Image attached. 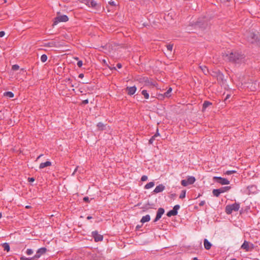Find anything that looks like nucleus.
<instances>
[{"mask_svg": "<svg viewBox=\"0 0 260 260\" xmlns=\"http://www.w3.org/2000/svg\"><path fill=\"white\" fill-rule=\"evenodd\" d=\"M225 57L229 61L238 63L243 61L244 58L243 54L236 51H232L230 53H226Z\"/></svg>", "mask_w": 260, "mask_h": 260, "instance_id": "1", "label": "nucleus"}, {"mask_svg": "<svg viewBox=\"0 0 260 260\" xmlns=\"http://www.w3.org/2000/svg\"><path fill=\"white\" fill-rule=\"evenodd\" d=\"M240 208V205L238 203H234L232 205H227L225 207V212L228 214H230L233 211H237Z\"/></svg>", "mask_w": 260, "mask_h": 260, "instance_id": "2", "label": "nucleus"}, {"mask_svg": "<svg viewBox=\"0 0 260 260\" xmlns=\"http://www.w3.org/2000/svg\"><path fill=\"white\" fill-rule=\"evenodd\" d=\"M68 20H69V18L67 15H63L58 16L54 18V20L53 22V25H56L59 22H67L68 21Z\"/></svg>", "mask_w": 260, "mask_h": 260, "instance_id": "3", "label": "nucleus"}, {"mask_svg": "<svg viewBox=\"0 0 260 260\" xmlns=\"http://www.w3.org/2000/svg\"><path fill=\"white\" fill-rule=\"evenodd\" d=\"M213 180L221 185H228L230 184V181L228 179L220 177L215 176L213 178Z\"/></svg>", "mask_w": 260, "mask_h": 260, "instance_id": "4", "label": "nucleus"}, {"mask_svg": "<svg viewBox=\"0 0 260 260\" xmlns=\"http://www.w3.org/2000/svg\"><path fill=\"white\" fill-rule=\"evenodd\" d=\"M196 181L195 178L192 176L188 177L187 180H182L181 182V185L186 186L189 184H193Z\"/></svg>", "mask_w": 260, "mask_h": 260, "instance_id": "5", "label": "nucleus"}, {"mask_svg": "<svg viewBox=\"0 0 260 260\" xmlns=\"http://www.w3.org/2000/svg\"><path fill=\"white\" fill-rule=\"evenodd\" d=\"M85 4L88 7H91L96 9L100 7L98 4L93 0H85Z\"/></svg>", "mask_w": 260, "mask_h": 260, "instance_id": "6", "label": "nucleus"}, {"mask_svg": "<svg viewBox=\"0 0 260 260\" xmlns=\"http://www.w3.org/2000/svg\"><path fill=\"white\" fill-rule=\"evenodd\" d=\"M258 37L257 35L254 34L253 32H249L248 36V41H250L251 43H254L256 42L257 40Z\"/></svg>", "mask_w": 260, "mask_h": 260, "instance_id": "7", "label": "nucleus"}, {"mask_svg": "<svg viewBox=\"0 0 260 260\" xmlns=\"http://www.w3.org/2000/svg\"><path fill=\"white\" fill-rule=\"evenodd\" d=\"M92 236L95 242L102 241L103 239V236L98 234V232L93 231L92 232Z\"/></svg>", "mask_w": 260, "mask_h": 260, "instance_id": "8", "label": "nucleus"}, {"mask_svg": "<svg viewBox=\"0 0 260 260\" xmlns=\"http://www.w3.org/2000/svg\"><path fill=\"white\" fill-rule=\"evenodd\" d=\"M164 212H165V210L163 208H158L157 212L156 217L154 219L153 222H156L157 221H158L161 217V216L164 213Z\"/></svg>", "mask_w": 260, "mask_h": 260, "instance_id": "9", "label": "nucleus"}, {"mask_svg": "<svg viewBox=\"0 0 260 260\" xmlns=\"http://www.w3.org/2000/svg\"><path fill=\"white\" fill-rule=\"evenodd\" d=\"M46 248L45 247H42L38 250L36 254L34 255V257L36 258H39L42 255L44 254L46 252Z\"/></svg>", "mask_w": 260, "mask_h": 260, "instance_id": "10", "label": "nucleus"}, {"mask_svg": "<svg viewBox=\"0 0 260 260\" xmlns=\"http://www.w3.org/2000/svg\"><path fill=\"white\" fill-rule=\"evenodd\" d=\"M248 193V194H254L256 193L257 192V187L255 185H252L250 186H249L247 188Z\"/></svg>", "mask_w": 260, "mask_h": 260, "instance_id": "11", "label": "nucleus"}, {"mask_svg": "<svg viewBox=\"0 0 260 260\" xmlns=\"http://www.w3.org/2000/svg\"><path fill=\"white\" fill-rule=\"evenodd\" d=\"M137 90V88L136 86L132 87H127L126 88V91H127V94L128 95H133Z\"/></svg>", "mask_w": 260, "mask_h": 260, "instance_id": "12", "label": "nucleus"}, {"mask_svg": "<svg viewBox=\"0 0 260 260\" xmlns=\"http://www.w3.org/2000/svg\"><path fill=\"white\" fill-rule=\"evenodd\" d=\"M165 188V186L163 184H159L155 187L153 192L155 193H159L162 191Z\"/></svg>", "mask_w": 260, "mask_h": 260, "instance_id": "13", "label": "nucleus"}, {"mask_svg": "<svg viewBox=\"0 0 260 260\" xmlns=\"http://www.w3.org/2000/svg\"><path fill=\"white\" fill-rule=\"evenodd\" d=\"M44 46L45 47H58V43H57L55 41H51V42L45 43Z\"/></svg>", "mask_w": 260, "mask_h": 260, "instance_id": "14", "label": "nucleus"}, {"mask_svg": "<svg viewBox=\"0 0 260 260\" xmlns=\"http://www.w3.org/2000/svg\"><path fill=\"white\" fill-rule=\"evenodd\" d=\"M241 248L245 250L246 251H248L249 250V243L246 241H244L241 246Z\"/></svg>", "mask_w": 260, "mask_h": 260, "instance_id": "15", "label": "nucleus"}, {"mask_svg": "<svg viewBox=\"0 0 260 260\" xmlns=\"http://www.w3.org/2000/svg\"><path fill=\"white\" fill-rule=\"evenodd\" d=\"M204 245L205 249L207 250H209L211 248L212 244L208 240L206 239H205L204 240Z\"/></svg>", "mask_w": 260, "mask_h": 260, "instance_id": "16", "label": "nucleus"}, {"mask_svg": "<svg viewBox=\"0 0 260 260\" xmlns=\"http://www.w3.org/2000/svg\"><path fill=\"white\" fill-rule=\"evenodd\" d=\"M51 165V162L49 161H47L45 162H42L40 164L39 168L40 169H43L45 167L50 166Z\"/></svg>", "mask_w": 260, "mask_h": 260, "instance_id": "17", "label": "nucleus"}, {"mask_svg": "<svg viewBox=\"0 0 260 260\" xmlns=\"http://www.w3.org/2000/svg\"><path fill=\"white\" fill-rule=\"evenodd\" d=\"M212 103L209 102V101H205L203 104V109L202 111H204L205 110V109L209 107L210 106L212 105Z\"/></svg>", "mask_w": 260, "mask_h": 260, "instance_id": "18", "label": "nucleus"}, {"mask_svg": "<svg viewBox=\"0 0 260 260\" xmlns=\"http://www.w3.org/2000/svg\"><path fill=\"white\" fill-rule=\"evenodd\" d=\"M150 220V216L149 215H146L143 217H142L141 222L142 223H145L146 222H148Z\"/></svg>", "mask_w": 260, "mask_h": 260, "instance_id": "19", "label": "nucleus"}, {"mask_svg": "<svg viewBox=\"0 0 260 260\" xmlns=\"http://www.w3.org/2000/svg\"><path fill=\"white\" fill-rule=\"evenodd\" d=\"M172 88L170 87L168 89V90L164 93L163 96L166 97V98H169L170 96H171V92H172ZM161 96H162V95H161Z\"/></svg>", "mask_w": 260, "mask_h": 260, "instance_id": "20", "label": "nucleus"}, {"mask_svg": "<svg viewBox=\"0 0 260 260\" xmlns=\"http://www.w3.org/2000/svg\"><path fill=\"white\" fill-rule=\"evenodd\" d=\"M159 136V133H158V129H157V132L156 133L151 137V138L149 140V143L150 144H152L153 141L155 139L156 137Z\"/></svg>", "mask_w": 260, "mask_h": 260, "instance_id": "21", "label": "nucleus"}, {"mask_svg": "<svg viewBox=\"0 0 260 260\" xmlns=\"http://www.w3.org/2000/svg\"><path fill=\"white\" fill-rule=\"evenodd\" d=\"M230 189H231L230 186H225V187H222L219 188V191H220L221 193H223L226 191H228Z\"/></svg>", "mask_w": 260, "mask_h": 260, "instance_id": "22", "label": "nucleus"}, {"mask_svg": "<svg viewBox=\"0 0 260 260\" xmlns=\"http://www.w3.org/2000/svg\"><path fill=\"white\" fill-rule=\"evenodd\" d=\"M212 193L214 196L218 197L219 196L221 192L219 189H214L212 191Z\"/></svg>", "mask_w": 260, "mask_h": 260, "instance_id": "23", "label": "nucleus"}, {"mask_svg": "<svg viewBox=\"0 0 260 260\" xmlns=\"http://www.w3.org/2000/svg\"><path fill=\"white\" fill-rule=\"evenodd\" d=\"M4 95L11 98L14 97V93L11 91H7L4 93Z\"/></svg>", "mask_w": 260, "mask_h": 260, "instance_id": "24", "label": "nucleus"}, {"mask_svg": "<svg viewBox=\"0 0 260 260\" xmlns=\"http://www.w3.org/2000/svg\"><path fill=\"white\" fill-rule=\"evenodd\" d=\"M154 185V183L153 182H150L149 183H147L145 186V189H149L152 187H153Z\"/></svg>", "mask_w": 260, "mask_h": 260, "instance_id": "25", "label": "nucleus"}, {"mask_svg": "<svg viewBox=\"0 0 260 260\" xmlns=\"http://www.w3.org/2000/svg\"><path fill=\"white\" fill-rule=\"evenodd\" d=\"M3 247L5 250L7 251H9L10 250V246L8 243H5L2 245Z\"/></svg>", "mask_w": 260, "mask_h": 260, "instance_id": "26", "label": "nucleus"}, {"mask_svg": "<svg viewBox=\"0 0 260 260\" xmlns=\"http://www.w3.org/2000/svg\"><path fill=\"white\" fill-rule=\"evenodd\" d=\"M142 94L144 95V98L146 99H148L149 97V93L147 92V90H143L142 91Z\"/></svg>", "mask_w": 260, "mask_h": 260, "instance_id": "27", "label": "nucleus"}, {"mask_svg": "<svg viewBox=\"0 0 260 260\" xmlns=\"http://www.w3.org/2000/svg\"><path fill=\"white\" fill-rule=\"evenodd\" d=\"M177 215V214L173 210H170L167 214V215L168 217H171L172 216H175V215Z\"/></svg>", "mask_w": 260, "mask_h": 260, "instance_id": "28", "label": "nucleus"}, {"mask_svg": "<svg viewBox=\"0 0 260 260\" xmlns=\"http://www.w3.org/2000/svg\"><path fill=\"white\" fill-rule=\"evenodd\" d=\"M201 69L202 70L203 72L205 74H207L208 73V70L206 66L200 67Z\"/></svg>", "mask_w": 260, "mask_h": 260, "instance_id": "29", "label": "nucleus"}, {"mask_svg": "<svg viewBox=\"0 0 260 260\" xmlns=\"http://www.w3.org/2000/svg\"><path fill=\"white\" fill-rule=\"evenodd\" d=\"M47 59V56L46 54H43L41 56V60L42 62H45Z\"/></svg>", "mask_w": 260, "mask_h": 260, "instance_id": "30", "label": "nucleus"}, {"mask_svg": "<svg viewBox=\"0 0 260 260\" xmlns=\"http://www.w3.org/2000/svg\"><path fill=\"white\" fill-rule=\"evenodd\" d=\"M97 126L100 130H103L104 129L105 125L102 122H99L98 123Z\"/></svg>", "mask_w": 260, "mask_h": 260, "instance_id": "31", "label": "nucleus"}, {"mask_svg": "<svg viewBox=\"0 0 260 260\" xmlns=\"http://www.w3.org/2000/svg\"><path fill=\"white\" fill-rule=\"evenodd\" d=\"M180 208V206L179 205H175L173 209V210L177 214L178 210Z\"/></svg>", "mask_w": 260, "mask_h": 260, "instance_id": "32", "label": "nucleus"}, {"mask_svg": "<svg viewBox=\"0 0 260 260\" xmlns=\"http://www.w3.org/2000/svg\"><path fill=\"white\" fill-rule=\"evenodd\" d=\"M236 173V171H234V170H232V171H226L224 174L225 175H230L231 174H233L234 173Z\"/></svg>", "mask_w": 260, "mask_h": 260, "instance_id": "33", "label": "nucleus"}, {"mask_svg": "<svg viewBox=\"0 0 260 260\" xmlns=\"http://www.w3.org/2000/svg\"><path fill=\"white\" fill-rule=\"evenodd\" d=\"M185 194H186V191L185 190H183L182 191L179 198L180 199H183L185 197Z\"/></svg>", "mask_w": 260, "mask_h": 260, "instance_id": "34", "label": "nucleus"}, {"mask_svg": "<svg viewBox=\"0 0 260 260\" xmlns=\"http://www.w3.org/2000/svg\"><path fill=\"white\" fill-rule=\"evenodd\" d=\"M141 82H144L146 83V84L149 83V82L148 80V78L146 77H144L143 78L140 79Z\"/></svg>", "mask_w": 260, "mask_h": 260, "instance_id": "35", "label": "nucleus"}, {"mask_svg": "<svg viewBox=\"0 0 260 260\" xmlns=\"http://www.w3.org/2000/svg\"><path fill=\"white\" fill-rule=\"evenodd\" d=\"M173 44H168L167 45V49L168 50L170 51H172V49H173Z\"/></svg>", "mask_w": 260, "mask_h": 260, "instance_id": "36", "label": "nucleus"}, {"mask_svg": "<svg viewBox=\"0 0 260 260\" xmlns=\"http://www.w3.org/2000/svg\"><path fill=\"white\" fill-rule=\"evenodd\" d=\"M26 253L27 255H31L33 253V250L31 249H27Z\"/></svg>", "mask_w": 260, "mask_h": 260, "instance_id": "37", "label": "nucleus"}, {"mask_svg": "<svg viewBox=\"0 0 260 260\" xmlns=\"http://www.w3.org/2000/svg\"><path fill=\"white\" fill-rule=\"evenodd\" d=\"M35 258L34 257H30V258H27L25 257H21V259L22 260H34Z\"/></svg>", "mask_w": 260, "mask_h": 260, "instance_id": "38", "label": "nucleus"}, {"mask_svg": "<svg viewBox=\"0 0 260 260\" xmlns=\"http://www.w3.org/2000/svg\"><path fill=\"white\" fill-rule=\"evenodd\" d=\"M19 68V66L17 65V64H15V65H13L12 66V69L14 71H16V70H18Z\"/></svg>", "mask_w": 260, "mask_h": 260, "instance_id": "39", "label": "nucleus"}, {"mask_svg": "<svg viewBox=\"0 0 260 260\" xmlns=\"http://www.w3.org/2000/svg\"><path fill=\"white\" fill-rule=\"evenodd\" d=\"M148 178H147V176H145V175H143L142 177H141V181H145L147 180Z\"/></svg>", "mask_w": 260, "mask_h": 260, "instance_id": "40", "label": "nucleus"}, {"mask_svg": "<svg viewBox=\"0 0 260 260\" xmlns=\"http://www.w3.org/2000/svg\"><path fill=\"white\" fill-rule=\"evenodd\" d=\"M83 63H82V61L81 60H80V61H78V62H77V66L79 67H81L82 66Z\"/></svg>", "mask_w": 260, "mask_h": 260, "instance_id": "41", "label": "nucleus"}, {"mask_svg": "<svg viewBox=\"0 0 260 260\" xmlns=\"http://www.w3.org/2000/svg\"><path fill=\"white\" fill-rule=\"evenodd\" d=\"M5 34V31H0V37L2 38L3 37H4Z\"/></svg>", "mask_w": 260, "mask_h": 260, "instance_id": "42", "label": "nucleus"}, {"mask_svg": "<svg viewBox=\"0 0 260 260\" xmlns=\"http://www.w3.org/2000/svg\"><path fill=\"white\" fill-rule=\"evenodd\" d=\"M83 200L84 201L86 202H88L89 200V198L87 197H85L83 198Z\"/></svg>", "mask_w": 260, "mask_h": 260, "instance_id": "43", "label": "nucleus"}, {"mask_svg": "<svg viewBox=\"0 0 260 260\" xmlns=\"http://www.w3.org/2000/svg\"><path fill=\"white\" fill-rule=\"evenodd\" d=\"M109 3L111 6H115L116 5V4L115 3V2L114 1H110V2H109Z\"/></svg>", "mask_w": 260, "mask_h": 260, "instance_id": "44", "label": "nucleus"}, {"mask_svg": "<svg viewBox=\"0 0 260 260\" xmlns=\"http://www.w3.org/2000/svg\"><path fill=\"white\" fill-rule=\"evenodd\" d=\"M88 103V100H85L82 101V104L84 105L87 104Z\"/></svg>", "mask_w": 260, "mask_h": 260, "instance_id": "45", "label": "nucleus"}, {"mask_svg": "<svg viewBox=\"0 0 260 260\" xmlns=\"http://www.w3.org/2000/svg\"><path fill=\"white\" fill-rule=\"evenodd\" d=\"M205 203V201H201V202L200 203L199 205H200V206H202L204 205Z\"/></svg>", "mask_w": 260, "mask_h": 260, "instance_id": "46", "label": "nucleus"}, {"mask_svg": "<svg viewBox=\"0 0 260 260\" xmlns=\"http://www.w3.org/2000/svg\"><path fill=\"white\" fill-rule=\"evenodd\" d=\"M29 182H34L35 181V179L34 178H28Z\"/></svg>", "mask_w": 260, "mask_h": 260, "instance_id": "47", "label": "nucleus"}, {"mask_svg": "<svg viewBox=\"0 0 260 260\" xmlns=\"http://www.w3.org/2000/svg\"><path fill=\"white\" fill-rule=\"evenodd\" d=\"M117 67L118 68L120 69L122 67V65L121 63H119L117 64Z\"/></svg>", "mask_w": 260, "mask_h": 260, "instance_id": "48", "label": "nucleus"}, {"mask_svg": "<svg viewBox=\"0 0 260 260\" xmlns=\"http://www.w3.org/2000/svg\"><path fill=\"white\" fill-rule=\"evenodd\" d=\"M84 77V75L83 74H80L79 75V78H83Z\"/></svg>", "mask_w": 260, "mask_h": 260, "instance_id": "49", "label": "nucleus"}, {"mask_svg": "<svg viewBox=\"0 0 260 260\" xmlns=\"http://www.w3.org/2000/svg\"><path fill=\"white\" fill-rule=\"evenodd\" d=\"M230 97V94H228L226 96V98L225 99V100H226L227 99H228Z\"/></svg>", "mask_w": 260, "mask_h": 260, "instance_id": "50", "label": "nucleus"}, {"mask_svg": "<svg viewBox=\"0 0 260 260\" xmlns=\"http://www.w3.org/2000/svg\"><path fill=\"white\" fill-rule=\"evenodd\" d=\"M43 156V154H41V155H40L37 157V159H38L40 158V157H41V156Z\"/></svg>", "mask_w": 260, "mask_h": 260, "instance_id": "51", "label": "nucleus"}, {"mask_svg": "<svg viewBox=\"0 0 260 260\" xmlns=\"http://www.w3.org/2000/svg\"><path fill=\"white\" fill-rule=\"evenodd\" d=\"M43 156V154H41V155H40L37 157V159H38L40 158V157H41V156Z\"/></svg>", "mask_w": 260, "mask_h": 260, "instance_id": "52", "label": "nucleus"}, {"mask_svg": "<svg viewBox=\"0 0 260 260\" xmlns=\"http://www.w3.org/2000/svg\"><path fill=\"white\" fill-rule=\"evenodd\" d=\"M78 168V167H77V168H76V169L75 170L74 172H73V175H74V174H75V172L77 170Z\"/></svg>", "mask_w": 260, "mask_h": 260, "instance_id": "53", "label": "nucleus"}, {"mask_svg": "<svg viewBox=\"0 0 260 260\" xmlns=\"http://www.w3.org/2000/svg\"><path fill=\"white\" fill-rule=\"evenodd\" d=\"M91 218H92V217H91V216H88V217H87V219H91Z\"/></svg>", "mask_w": 260, "mask_h": 260, "instance_id": "54", "label": "nucleus"}, {"mask_svg": "<svg viewBox=\"0 0 260 260\" xmlns=\"http://www.w3.org/2000/svg\"><path fill=\"white\" fill-rule=\"evenodd\" d=\"M110 69L111 70H113V69H114V70H116V68H115V67H113V68H110Z\"/></svg>", "mask_w": 260, "mask_h": 260, "instance_id": "55", "label": "nucleus"}, {"mask_svg": "<svg viewBox=\"0 0 260 260\" xmlns=\"http://www.w3.org/2000/svg\"><path fill=\"white\" fill-rule=\"evenodd\" d=\"M25 208H27V209H29V208H30V206H26L25 207Z\"/></svg>", "mask_w": 260, "mask_h": 260, "instance_id": "56", "label": "nucleus"}, {"mask_svg": "<svg viewBox=\"0 0 260 260\" xmlns=\"http://www.w3.org/2000/svg\"><path fill=\"white\" fill-rule=\"evenodd\" d=\"M193 260H199V259H198L197 257H194V258H193Z\"/></svg>", "mask_w": 260, "mask_h": 260, "instance_id": "57", "label": "nucleus"}, {"mask_svg": "<svg viewBox=\"0 0 260 260\" xmlns=\"http://www.w3.org/2000/svg\"><path fill=\"white\" fill-rule=\"evenodd\" d=\"M2 217V213L0 212V218Z\"/></svg>", "mask_w": 260, "mask_h": 260, "instance_id": "58", "label": "nucleus"}, {"mask_svg": "<svg viewBox=\"0 0 260 260\" xmlns=\"http://www.w3.org/2000/svg\"><path fill=\"white\" fill-rule=\"evenodd\" d=\"M171 196H172V197H174V196H175V194H171Z\"/></svg>", "mask_w": 260, "mask_h": 260, "instance_id": "59", "label": "nucleus"}, {"mask_svg": "<svg viewBox=\"0 0 260 260\" xmlns=\"http://www.w3.org/2000/svg\"><path fill=\"white\" fill-rule=\"evenodd\" d=\"M67 80H68V81H70V78L68 79Z\"/></svg>", "mask_w": 260, "mask_h": 260, "instance_id": "60", "label": "nucleus"}, {"mask_svg": "<svg viewBox=\"0 0 260 260\" xmlns=\"http://www.w3.org/2000/svg\"><path fill=\"white\" fill-rule=\"evenodd\" d=\"M5 3L7 2V0H4Z\"/></svg>", "mask_w": 260, "mask_h": 260, "instance_id": "61", "label": "nucleus"}]
</instances>
